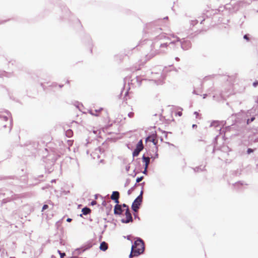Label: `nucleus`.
<instances>
[{
  "instance_id": "obj_1",
  "label": "nucleus",
  "mask_w": 258,
  "mask_h": 258,
  "mask_svg": "<svg viewBox=\"0 0 258 258\" xmlns=\"http://www.w3.org/2000/svg\"><path fill=\"white\" fill-rule=\"evenodd\" d=\"M59 156L55 151L51 150L46 156H43L41 159L42 164L44 167L46 173L50 174L58 166L61 169V165L56 163V161Z\"/></svg>"
},
{
  "instance_id": "obj_2",
  "label": "nucleus",
  "mask_w": 258,
  "mask_h": 258,
  "mask_svg": "<svg viewBox=\"0 0 258 258\" xmlns=\"http://www.w3.org/2000/svg\"><path fill=\"white\" fill-rule=\"evenodd\" d=\"M145 250V244L143 240L138 238L132 246L131 252L129 255L130 258L137 256L143 253Z\"/></svg>"
},
{
  "instance_id": "obj_3",
  "label": "nucleus",
  "mask_w": 258,
  "mask_h": 258,
  "mask_svg": "<svg viewBox=\"0 0 258 258\" xmlns=\"http://www.w3.org/2000/svg\"><path fill=\"white\" fill-rule=\"evenodd\" d=\"M62 11L65 12V15L63 16V19H67L69 21H74L77 24L81 23L80 19L79 18H75L68 7L63 6V8L62 9Z\"/></svg>"
},
{
  "instance_id": "obj_4",
  "label": "nucleus",
  "mask_w": 258,
  "mask_h": 258,
  "mask_svg": "<svg viewBox=\"0 0 258 258\" xmlns=\"http://www.w3.org/2000/svg\"><path fill=\"white\" fill-rule=\"evenodd\" d=\"M142 192H141V195L139 196L134 201L132 206V208L134 212H137L138 211L139 207L142 202Z\"/></svg>"
},
{
  "instance_id": "obj_5",
  "label": "nucleus",
  "mask_w": 258,
  "mask_h": 258,
  "mask_svg": "<svg viewBox=\"0 0 258 258\" xmlns=\"http://www.w3.org/2000/svg\"><path fill=\"white\" fill-rule=\"evenodd\" d=\"M38 144L36 142H30L29 144L26 145V150L30 151L31 153L33 154L35 152L38 148Z\"/></svg>"
},
{
  "instance_id": "obj_6",
  "label": "nucleus",
  "mask_w": 258,
  "mask_h": 258,
  "mask_svg": "<svg viewBox=\"0 0 258 258\" xmlns=\"http://www.w3.org/2000/svg\"><path fill=\"white\" fill-rule=\"evenodd\" d=\"M144 146L143 144L142 140H141L136 146V148L134 151L133 153V155L134 157H136L138 156L140 152L143 149Z\"/></svg>"
},
{
  "instance_id": "obj_7",
  "label": "nucleus",
  "mask_w": 258,
  "mask_h": 258,
  "mask_svg": "<svg viewBox=\"0 0 258 258\" xmlns=\"http://www.w3.org/2000/svg\"><path fill=\"white\" fill-rule=\"evenodd\" d=\"M146 142H152L154 145H156L158 143V139L157 137L156 133H153L149 136H148L146 139Z\"/></svg>"
},
{
  "instance_id": "obj_8",
  "label": "nucleus",
  "mask_w": 258,
  "mask_h": 258,
  "mask_svg": "<svg viewBox=\"0 0 258 258\" xmlns=\"http://www.w3.org/2000/svg\"><path fill=\"white\" fill-rule=\"evenodd\" d=\"M125 218L122 219V222L123 223H127L133 221V218L130 212L129 209H125Z\"/></svg>"
},
{
  "instance_id": "obj_9",
  "label": "nucleus",
  "mask_w": 258,
  "mask_h": 258,
  "mask_svg": "<svg viewBox=\"0 0 258 258\" xmlns=\"http://www.w3.org/2000/svg\"><path fill=\"white\" fill-rule=\"evenodd\" d=\"M80 254H81V247H79L76 248L72 252V255L71 256H69L67 258H81L79 257V255Z\"/></svg>"
},
{
  "instance_id": "obj_10",
  "label": "nucleus",
  "mask_w": 258,
  "mask_h": 258,
  "mask_svg": "<svg viewBox=\"0 0 258 258\" xmlns=\"http://www.w3.org/2000/svg\"><path fill=\"white\" fill-rule=\"evenodd\" d=\"M119 198V193L118 191H113L111 196V199L114 201L116 204L119 203L118 199Z\"/></svg>"
},
{
  "instance_id": "obj_11",
  "label": "nucleus",
  "mask_w": 258,
  "mask_h": 258,
  "mask_svg": "<svg viewBox=\"0 0 258 258\" xmlns=\"http://www.w3.org/2000/svg\"><path fill=\"white\" fill-rule=\"evenodd\" d=\"M124 211V209H122L121 206L116 204L114 207V213L115 214L120 215Z\"/></svg>"
},
{
  "instance_id": "obj_12",
  "label": "nucleus",
  "mask_w": 258,
  "mask_h": 258,
  "mask_svg": "<svg viewBox=\"0 0 258 258\" xmlns=\"http://www.w3.org/2000/svg\"><path fill=\"white\" fill-rule=\"evenodd\" d=\"M71 164L74 168L79 169V163L77 159L71 158Z\"/></svg>"
},
{
  "instance_id": "obj_13",
  "label": "nucleus",
  "mask_w": 258,
  "mask_h": 258,
  "mask_svg": "<svg viewBox=\"0 0 258 258\" xmlns=\"http://www.w3.org/2000/svg\"><path fill=\"white\" fill-rule=\"evenodd\" d=\"M63 128L64 132H65V135L66 137H67L68 138H71L72 137L73 132L72 129H66V128L64 126L63 127Z\"/></svg>"
},
{
  "instance_id": "obj_14",
  "label": "nucleus",
  "mask_w": 258,
  "mask_h": 258,
  "mask_svg": "<svg viewBox=\"0 0 258 258\" xmlns=\"http://www.w3.org/2000/svg\"><path fill=\"white\" fill-rule=\"evenodd\" d=\"M5 112L8 114V115L11 117L9 131V133H10L13 127V118L12 116V114L8 110H6Z\"/></svg>"
},
{
  "instance_id": "obj_15",
  "label": "nucleus",
  "mask_w": 258,
  "mask_h": 258,
  "mask_svg": "<svg viewBox=\"0 0 258 258\" xmlns=\"http://www.w3.org/2000/svg\"><path fill=\"white\" fill-rule=\"evenodd\" d=\"M143 162L145 163V170L144 171V173H145L147 171L148 166L150 163V159L149 157H146L145 156H143Z\"/></svg>"
},
{
  "instance_id": "obj_16",
  "label": "nucleus",
  "mask_w": 258,
  "mask_h": 258,
  "mask_svg": "<svg viewBox=\"0 0 258 258\" xmlns=\"http://www.w3.org/2000/svg\"><path fill=\"white\" fill-rule=\"evenodd\" d=\"M103 110V108H100L98 109H91V110H90V113L93 115H95V116H98L99 115V114H100V112L101 111Z\"/></svg>"
},
{
  "instance_id": "obj_17",
  "label": "nucleus",
  "mask_w": 258,
  "mask_h": 258,
  "mask_svg": "<svg viewBox=\"0 0 258 258\" xmlns=\"http://www.w3.org/2000/svg\"><path fill=\"white\" fill-rule=\"evenodd\" d=\"M12 197L13 196H12L11 197H7L6 198H4L2 201H0V202L1 203V205L3 206L4 204L10 202L14 200V199Z\"/></svg>"
},
{
  "instance_id": "obj_18",
  "label": "nucleus",
  "mask_w": 258,
  "mask_h": 258,
  "mask_svg": "<svg viewBox=\"0 0 258 258\" xmlns=\"http://www.w3.org/2000/svg\"><path fill=\"white\" fill-rule=\"evenodd\" d=\"M43 177H44V175L43 174H40V175H38L37 177H34V179L35 181H36V182L34 183V184H37L39 182H40L41 181H43V179H41V178H43Z\"/></svg>"
},
{
  "instance_id": "obj_19",
  "label": "nucleus",
  "mask_w": 258,
  "mask_h": 258,
  "mask_svg": "<svg viewBox=\"0 0 258 258\" xmlns=\"http://www.w3.org/2000/svg\"><path fill=\"white\" fill-rule=\"evenodd\" d=\"M108 248V244L104 241L101 243L100 245V249L101 250L105 251Z\"/></svg>"
},
{
  "instance_id": "obj_20",
  "label": "nucleus",
  "mask_w": 258,
  "mask_h": 258,
  "mask_svg": "<svg viewBox=\"0 0 258 258\" xmlns=\"http://www.w3.org/2000/svg\"><path fill=\"white\" fill-rule=\"evenodd\" d=\"M91 212V209L87 207H85L82 209V212L85 215L90 214Z\"/></svg>"
},
{
  "instance_id": "obj_21",
  "label": "nucleus",
  "mask_w": 258,
  "mask_h": 258,
  "mask_svg": "<svg viewBox=\"0 0 258 258\" xmlns=\"http://www.w3.org/2000/svg\"><path fill=\"white\" fill-rule=\"evenodd\" d=\"M12 75L11 73H9L6 71H3V73H2L0 75V77L1 78L3 77L4 76L6 77H10Z\"/></svg>"
},
{
  "instance_id": "obj_22",
  "label": "nucleus",
  "mask_w": 258,
  "mask_h": 258,
  "mask_svg": "<svg viewBox=\"0 0 258 258\" xmlns=\"http://www.w3.org/2000/svg\"><path fill=\"white\" fill-rule=\"evenodd\" d=\"M14 176H0V180H6L8 179H14Z\"/></svg>"
},
{
  "instance_id": "obj_23",
  "label": "nucleus",
  "mask_w": 258,
  "mask_h": 258,
  "mask_svg": "<svg viewBox=\"0 0 258 258\" xmlns=\"http://www.w3.org/2000/svg\"><path fill=\"white\" fill-rule=\"evenodd\" d=\"M57 253L59 254L60 258H63L66 255V253L64 252H63L59 249L57 250Z\"/></svg>"
},
{
  "instance_id": "obj_24",
  "label": "nucleus",
  "mask_w": 258,
  "mask_h": 258,
  "mask_svg": "<svg viewBox=\"0 0 258 258\" xmlns=\"http://www.w3.org/2000/svg\"><path fill=\"white\" fill-rule=\"evenodd\" d=\"M80 103L79 101H75L74 105L78 109L79 111H81V107L80 106Z\"/></svg>"
},
{
  "instance_id": "obj_25",
  "label": "nucleus",
  "mask_w": 258,
  "mask_h": 258,
  "mask_svg": "<svg viewBox=\"0 0 258 258\" xmlns=\"http://www.w3.org/2000/svg\"><path fill=\"white\" fill-rule=\"evenodd\" d=\"M0 118L5 121H7L9 119V117L7 116L2 115H0Z\"/></svg>"
},
{
  "instance_id": "obj_26",
  "label": "nucleus",
  "mask_w": 258,
  "mask_h": 258,
  "mask_svg": "<svg viewBox=\"0 0 258 258\" xmlns=\"http://www.w3.org/2000/svg\"><path fill=\"white\" fill-rule=\"evenodd\" d=\"M17 247L16 243L15 241H13L12 242L11 248L12 249H15Z\"/></svg>"
},
{
  "instance_id": "obj_27",
  "label": "nucleus",
  "mask_w": 258,
  "mask_h": 258,
  "mask_svg": "<svg viewBox=\"0 0 258 258\" xmlns=\"http://www.w3.org/2000/svg\"><path fill=\"white\" fill-rule=\"evenodd\" d=\"M62 219H61L56 222L55 226L56 227L57 229H58L59 227L60 226L61 223L62 222Z\"/></svg>"
},
{
  "instance_id": "obj_28",
  "label": "nucleus",
  "mask_w": 258,
  "mask_h": 258,
  "mask_svg": "<svg viewBox=\"0 0 258 258\" xmlns=\"http://www.w3.org/2000/svg\"><path fill=\"white\" fill-rule=\"evenodd\" d=\"M6 60L8 61L9 63H11L12 65H14L16 61L15 60H9L7 58H6Z\"/></svg>"
},
{
  "instance_id": "obj_29",
  "label": "nucleus",
  "mask_w": 258,
  "mask_h": 258,
  "mask_svg": "<svg viewBox=\"0 0 258 258\" xmlns=\"http://www.w3.org/2000/svg\"><path fill=\"white\" fill-rule=\"evenodd\" d=\"M143 179V176H141V177H138L136 179V182L137 183H139L140 182V181H141L142 180V179Z\"/></svg>"
},
{
  "instance_id": "obj_30",
  "label": "nucleus",
  "mask_w": 258,
  "mask_h": 258,
  "mask_svg": "<svg viewBox=\"0 0 258 258\" xmlns=\"http://www.w3.org/2000/svg\"><path fill=\"white\" fill-rule=\"evenodd\" d=\"M60 244L61 245H64L66 244V242H65L64 240L60 238Z\"/></svg>"
},
{
  "instance_id": "obj_31",
  "label": "nucleus",
  "mask_w": 258,
  "mask_h": 258,
  "mask_svg": "<svg viewBox=\"0 0 258 258\" xmlns=\"http://www.w3.org/2000/svg\"><path fill=\"white\" fill-rule=\"evenodd\" d=\"M121 207H122V209H124V210L125 211V209H128V206H127L126 205H125V204H123L122 205V206H121Z\"/></svg>"
},
{
  "instance_id": "obj_32",
  "label": "nucleus",
  "mask_w": 258,
  "mask_h": 258,
  "mask_svg": "<svg viewBox=\"0 0 258 258\" xmlns=\"http://www.w3.org/2000/svg\"><path fill=\"white\" fill-rule=\"evenodd\" d=\"M48 208V206L47 205H44L42 208V211H43Z\"/></svg>"
},
{
  "instance_id": "obj_33",
  "label": "nucleus",
  "mask_w": 258,
  "mask_h": 258,
  "mask_svg": "<svg viewBox=\"0 0 258 258\" xmlns=\"http://www.w3.org/2000/svg\"><path fill=\"white\" fill-rule=\"evenodd\" d=\"M61 192L62 194H63L64 195H67L69 192V191H66L65 190H63L61 191Z\"/></svg>"
},
{
  "instance_id": "obj_34",
  "label": "nucleus",
  "mask_w": 258,
  "mask_h": 258,
  "mask_svg": "<svg viewBox=\"0 0 258 258\" xmlns=\"http://www.w3.org/2000/svg\"><path fill=\"white\" fill-rule=\"evenodd\" d=\"M258 85V81H255L253 83V86L254 87H256Z\"/></svg>"
},
{
  "instance_id": "obj_35",
  "label": "nucleus",
  "mask_w": 258,
  "mask_h": 258,
  "mask_svg": "<svg viewBox=\"0 0 258 258\" xmlns=\"http://www.w3.org/2000/svg\"><path fill=\"white\" fill-rule=\"evenodd\" d=\"M243 38H244L245 39H246L247 41H249V37H248V35H245L244 36Z\"/></svg>"
},
{
  "instance_id": "obj_36",
  "label": "nucleus",
  "mask_w": 258,
  "mask_h": 258,
  "mask_svg": "<svg viewBox=\"0 0 258 258\" xmlns=\"http://www.w3.org/2000/svg\"><path fill=\"white\" fill-rule=\"evenodd\" d=\"M134 113L133 112H130L128 114V115L130 117H133L134 116Z\"/></svg>"
},
{
  "instance_id": "obj_37",
  "label": "nucleus",
  "mask_w": 258,
  "mask_h": 258,
  "mask_svg": "<svg viewBox=\"0 0 258 258\" xmlns=\"http://www.w3.org/2000/svg\"><path fill=\"white\" fill-rule=\"evenodd\" d=\"M253 151V150H252V149H250V148H249V149H248V150H247V153H248V154H250V153H252Z\"/></svg>"
},
{
  "instance_id": "obj_38",
  "label": "nucleus",
  "mask_w": 258,
  "mask_h": 258,
  "mask_svg": "<svg viewBox=\"0 0 258 258\" xmlns=\"http://www.w3.org/2000/svg\"><path fill=\"white\" fill-rule=\"evenodd\" d=\"M96 203H96V202L95 201H93L91 202V205H92V206L93 205H95L96 204Z\"/></svg>"
},
{
  "instance_id": "obj_39",
  "label": "nucleus",
  "mask_w": 258,
  "mask_h": 258,
  "mask_svg": "<svg viewBox=\"0 0 258 258\" xmlns=\"http://www.w3.org/2000/svg\"><path fill=\"white\" fill-rule=\"evenodd\" d=\"M57 83L54 82V83H53L51 85L52 87H56L57 86Z\"/></svg>"
},
{
  "instance_id": "obj_40",
  "label": "nucleus",
  "mask_w": 258,
  "mask_h": 258,
  "mask_svg": "<svg viewBox=\"0 0 258 258\" xmlns=\"http://www.w3.org/2000/svg\"><path fill=\"white\" fill-rule=\"evenodd\" d=\"M72 221V219H71L70 218H68L67 219V221L68 222H70Z\"/></svg>"
},
{
  "instance_id": "obj_41",
  "label": "nucleus",
  "mask_w": 258,
  "mask_h": 258,
  "mask_svg": "<svg viewBox=\"0 0 258 258\" xmlns=\"http://www.w3.org/2000/svg\"><path fill=\"white\" fill-rule=\"evenodd\" d=\"M71 123L72 124L71 126H72V124H74V123L77 124L78 122L73 120Z\"/></svg>"
},
{
  "instance_id": "obj_42",
  "label": "nucleus",
  "mask_w": 258,
  "mask_h": 258,
  "mask_svg": "<svg viewBox=\"0 0 258 258\" xmlns=\"http://www.w3.org/2000/svg\"><path fill=\"white\" fill-rule=\"evenodd\" d=\"M9 21V20H6L3 21H2V22L0 23V24L4 23H5V22H7V21Z\"/></svg>"
},
{
  "instance_id": "obj_43",
  "label": "nucleus",
  "mask_w": 258,
  "mask_h": 258,
  "mask_svg": "<svg viewBox=\"0 0 258 258\" xmlns=\"http://www.w3.org/2000/svg\"><path fill=\"white\" fill-rule=\"evenodd\" d=\"M58 86H59V87L60 88H62V87H63V84H59Z\"/></svg>"
},
{
  "instance_id": "obj_44",
  "label": "nucleus",
  "mask_w": 258,
  "mask_h": 258,
  "mask_svg": "<svg viewBox=\"0 0 258 258\" xmlns=\"http://www.w3.org/2000/svg\"><path fill=\"white\" fill-rule=\"evenodd\" d=\"M78 209H81V204H78L77 206Z\"/></svg>"
},
{
  "instance_id": "obj_45",
  "label": "nucleus",
  "mask_w": 258,
  "mask_h": 258,
  "mask_svg": "<svg viewBox=\"0 0 258 258\" xmlns=\"http://www.w3.org/2000/svg\"><path fill=\"white\" fill-rule=\"evenodd\" d=\"M0 195H3L4 197H5V196L6 194H5V193H3V192H0Z\"/></svg>"
},
{
  "instance_id": "obj_46",
  "label": "nucleus",
  "mask_w": 258,
  "mask_h": 258,
  "mask_svg": "<svg viewBox=\"0 0 258 258\" xmlns=\"http://www.w3.org/2000/svg\"><path fill=\"white\" fill-rule=\"evenodd\" d=\"M55 181H56V179H52L51 181V182L53 183V182H55Z\"/></svg>"
},
{
  "instance_id": "obj_47",
  "label": "nucleus",
  "mask_w": 258,
  "mask_h": 258,
  "mask_svg": "<svg viewBox=\"0 0 258 258\" xmlns=\"http://www.w3.org/2000/svg\"><path fill=\"white\" fill-rule=\"evenodd\" d=\"M50 258H56V256H54V255H52Z\"/></svg>"
},
{
  "instance_id": "obj_48",
  "label": "nucleus",
  "mask_w": 258,
  "mask_h": 258,
  "mask_svg": "<svg viewBox=\"0 0 258 258\" xmlns=\"http://www.w3.org/2000/svg\"><path fill=\"white\" fill-rule=\"evenodd\" d=\"M254 117H252V118H251L250 121H252L254 120Z\"/></svg>"
},
{
  "instance_id": "obj_49",
  "label": "nucleus",
  "mask_w": 258,
  "mask_h": 258,
  "mask_svg": "<svg viewBox=\"0 0 258 258\" xmlns=\"http://www.w3.org/2000/svg\"><path fill=\"white\" fill-rule=\"evenodd\" d=\"M7 127V125L6 124H5L3 125V127L5 128Z\"/></svg>"
},
{
  "instance_id": "obj_50",
  "label": "nucleus",
  "mask_w": 258,
  "mask_h": 258,
  "mask_svg": "<svg viewBox=\"0 0 258 258\" xmlns=\"http://www.w3.org/2000/svg\"><path fill=\"white\" fill-rule=\"evenodd\" d=\"M41 86L42 87H43V86H44V85H43V83H41Z\"/></svg>"
},
{
  "instance_id": "obj_51",
  "label": "nucleus",
  "mask_w": 258,
  "mask_h": 258,
  "mask_svg": "<svg viewBox=\"0 0 258 258\" xmlns=\"http://www.w3.org/2000/svg\"><path fill=\"white\" fill-rule=\"evenodd\" d=\"M181 114H182V113H181V112H179V113H178L179 115H181Z\"/></svg>"
},
{
  "instance_id": "obj_52",
  "label": "nucleus",
  "mask_w": 258,
  "mask_h": 258,
  "mask_svg": "<svg viewBox=\"0 0 258 258\" xmlns=\"http://www.w3.org/2000/svg\"><path fill=\"white\" fill-rule=\"evenodd\" d=\"M10 258H16V257L14 256H11V257H10Z\"/></svg>"
},
{
  "instance_id": "obj_53",
  "label": "nucleus",
  "mask_w": 258,
  "mask_h": 258,
  "mask_svg": "<svg viewBox=\"0 0 258 258\" xmlns=\"http://www.w3.org/2000/svg\"><path fill=\"white\" fill-rule=\"evenodd\" d=\"M67 83H69V80H67Z\"/></svg>"
},
{
  "instance_id": "obj_54",
  "label": "nucleus",
  "mask_w": 258,
  "mask_h": 258,
  "mask_svg": "<svg viewBox=\"0 0 258 258\" xmlns=\"http://www.w3.org/2000/svg\"><path fill=\"white\" fill-rule=\"evenodd\" d=\"M195 126H196V125L194 124V125H193V127H195Z\"/></svg>"
},
{
  "instance_id": "obj_55",
  "label": "nucleus",
  "mask_w": 258,
  "mask_h": 258,
  "mask_svg": "<svg viewBox=\"0 0 258 258\" xmlns=\"http://www.w3.org/2000/svg\"><path fill=\"white\" fill-rule=\"evenodd\" d=\"M42 189H44L45 188H44V187H42Z\"/></svg>"
}]
</instances>
